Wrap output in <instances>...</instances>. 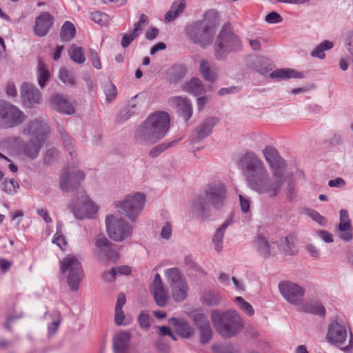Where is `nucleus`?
Instances as JSON below:
<instances>
[{"label": "nucleus", "instance_id": "1", "mask_svg": "<svg viewBox=\"0 0 353 353\" xmlns=\"http://www.w3.org/2000/svg\"><path fill=\"white\" fill-rule=\"evenodd\" d=\"M237 165L250 190L270 199L279 196L284 185V174L277 171L270 175L263 161L254 152L242 154Z\"/></svg>", "mask_w": 353, "mask_h": 353}, {"label": "nucleus", "instance_id": "2", "mask_svg": "<svg viewBox=\"0 0 353 353\" xmlns=\"http://www.w3.org/2000/svg\"><path fill=\"white\" fill-rule=\"evenodd\" d=\"M170 125V115L166 112L158 111L149 115L137 128L135 139L143 145H152L162 139Z\"/></svg>", "mask_w": 353, "mask_h": 353}, {"label": "nucleus", "instance_id": "3", "mask_svg": "<svg viewBox=\"0 0 353 353\" xmlns=\"http://www.w3.org/2000/svg\"><path fill=\"white\" fill-rule=\"evenodd\" d=\"M226 190L221 183H210L205 189L204 195H199L192 203V208L203 219L210 216V208L221 209L224 204Z\"/></svg>", "mask_w": 353, "mask_h": 353}, {"label": "nucleus", "instance_id": "4", "mask_svg": "<svg viewBox=\"0 0 353 353\" xmlns=\"http://www.w3.org/2000/svg\"><path fill=\"white\" fill-rule=\"evenodd\" d=\"M50 132V128L44 121L36 119L30 121L23 129V134L32 138L23 145V154L30 159L37 158Z\"/></svg>", "mask_w": 353, "mask_h": 353}, {"label": "nucleus", "instance_id": "5", "mask_svg": "<svg viewBox=\"0 0 353 353\" xmlns=\"http://www.w3.org/2000/svg\"><path fill=\"white\" fill-rule=\"evenodd\" d=\"M211 320L216 332L223 338H231L239 333L244 323L239 314L234 310L220 312L214 310Z\"/></svg>", "mask_w": 353, "mask_h": 353}, {"label": "nucleus", "instance_id": "6", "mask_svg": "<svg viewBox=\"0 0 353 353\" xmlns=\"http://www.w3.org/2000/svg\"><path fill=\"white\" fill-rule=\"evenodd\" d=\"M241 48L239 38L232 32L229 25L225 24L214 43V56L217 61H224L230 53L238 52Z\"/></svg>", "mask_w": 353, "mask_h": 353}, {"label": "nucleus", "instance_id": "7", "mask_svg": "<svg viewBox=\"0 0 353 353\" xmlns=\"http://www.w3.org/2000/svg\"><path fill=\"white\" fill-rule=\"evenodd\" d=\"M145 195L136 192L127 195L123 200L115 202V208L132 222L136 221L144 208Z\"/></svg>", "mask_w": 353, "mask_h": 353}, {"label": "nucleus", "instance_id": "8", "mask_svg": "<svg viewBox=\"0 0 353 353\" xmlns=\"http://www.w3.org/2000/svg\"><path fill=\"white\" fill-rule=\"evenodd\" d=\"M60 264L61 271L67 273V283L70 290L77 291L83 275L79 260L77 256L69 254L60 261Z\"/></svg>", "mask_w": 353, "mask_h": 353}, {"label": "nucleus", "instance_id": "9", "mask_svg": "<svg viewBox=\"0 0 353 353\" xmlns=\"http://www.w3.org/2000/svg\"><path fill=\"white\" fill-rule=\"evenodd\" d=\"M27 115L16 105L6 101H0V128L9 129L23 124Z\"/></svg>", "mask_w": 353, "mask_h": 353}, {"label": "nucleus", "instance_id": "10", "mask_svg": "<svg viewBox=\"0 0 353 353\" xmlns=\"http://www.w3.org/2000/svg\"><path fill=\"white\" fill-rule=\"evenodd\" d=\"M165 276L170 288L172 299L177 303L183 301L189 289L184 276L176 268L165 270Z\"/></svg>", "mask_w": 353, "mask_h": 353}, {"label": "nucleus", "instance_id": "11", "mask_svg": "<svg viewBox=\"0 0 353 353\" xmlns=\"http://www.w3.org/2000/svg\"><path fill=\"white\" fill-rule=\"evenodd\" d=\"M105 226L108 236L115 241H122L132 233V227L121 218L109 214L105 217Z\"/></svg>", "mask_w": 353, "mask_h": 353}, {"label": "nucleus", "instance_id": "12", "mask_svg": "<svg viewBox=\"0 0 353 353\" xmlns=\"http://www.w3.org/2000/svg\"><path fill=\"white\" fill-rule=\"evenodd\" d=\"M185 34L194 44L205 48L212 43L214 34L203 23L196 21L185 27Z\"/></svg>", "mask_w": 353, "mask_h": 353}, {"label": "nucleus", "instance_id": "13", "mask_svg": "<svg viewBox=\"0 0 353 353\" xmlns=\"http://www.w3.org/2000/svg\"><path fill=\"white\" fill-rule=\"evenodd\" d=\"M279 292L283 299L294 305L303 303L305 290L301 285L289 281H283L278 285Z\"/></svg>", "mask_w": 353, "mask_h": 353}, {"label": "nucleus", "instance_id": "14", "mask_svg": "<svg viewBox=\"0 0 353 353\" xmlns=\"http://www.w3.org/2000/svg\"><path fill=\"white\" fill-rule=\"evenodd\" d=\"M85 179V173L82 170H65L59 177L60 188L64 192H70L77 189Z\"/></svg>", "mask_w": 353, "mask_h": 353}, {"label": "nucleus", "instance_id": "15", "mask_svg": "<svg viewBox=\"0 0 353 353\" xmlns=\"http://www.w3.org/2000/svg\"><path fill=\"white\" fill-rule=\"evenodd\" d=\"M70 208L74 216L79 219L89 217L91 212L96 211L94 203L83 192L80 194L78 199L75 202L72 203Z\"/></svg>", "mask_w": 353, "mask_h": 353}, {"label": "nucleus", "instance_id": "16", "mask_svg": "<svg viewBox=\"0 0 353 353\" xmlns=\"http://www.w3.org/2000/svg\"><path fill=\"white\" fill-rule=\"evenodd\" d=\"M168 103L185 122L191 118L193 108L190 100L187 97L176 96L170 97L168 99Z\"/></svg>", "mask_w": 353, "mask_h": 353}, {"label": "nucleus", "instance_id": "17", "mask_svg": "<svg viewBox=\"0 0 353 353\" xmlns=\"http://www.w3.org/2000/svg\"><path fill=\"white\" fill-rule=\"evenodd\" d=\"M150 292L155 303L159 307H164L167 305L169 301L168 290L165 287L160 274L158 273L155 274L150 285Z\"/></svg>", "mask_w": 353, "mask_h": 353}, {"label": "nucleus", "instance_id": "18", "mask_svg": "<svg viewBox=\"0 0 353 353\" xmlns=\"http://www.w3.org/2000/svg\"><path fill=\"white\" fill-rule=\"evenodd\" d=\"M263 154L272 172L284 174L286 169L285 160L275 148L268 145L263 150Z\"/></svg>", "mask_w": 353, "mask_h": 353}, {"label": "nucleus", "instance_id": "19", "mask_svg": "<svg viewBox=\"0 0 353 353\" xmlns=\"http://www.w3.org/2000/svg\"><path fill=\"white\" fill-rule=\"evenodd\" d=\"M347 334V329L344 325L336 321H332L328 325L325 339L329 343L338 345L345 342Z\"/></svg>", "mask_w": 353, "mask_h": 353}, {"label": "nucleus", "instance_id": "20", "mask_svg": "<svg viewBox=\"0 0 353 353\" xmlns=\"http://www.w3.org/2000/svg\"><path fill=\"white\" fill-rule=\"evenodd\" d=\"M195 325L199 330V341L203 344L210 342L212 338L213 331L206 315L196 313L193 316Z\"/></svg>", "mask_w": 353, "mask_h": 353}, {"label": "nucleus", "instance_id": "21", "mask_svg": "<svg viewBox=\"0 0 353 353\" xmlns=\"http://www.w3.org/2000/svg\"><path fill=\"white\" fill-rule=\"evenodd\" d=\"M20 94L23 103L28 108L40 103L41 93L36 86L32 83H23L20 88Z\"/></svg>", "mask_w": 353, "mask_h": 353}, {"label": "nucleus", "instance_id": "22", "mask_svg": "<svg viewBox=\"0 0 353 353\" xmlns=\"http://www.w3.org/2000/svg\"><path fill=\"white\" fill-rule=\"evenodd\" d=\"M336 232L339 237L345 242L351 241L353 238L351 221L346 210H340V223Z\"/></svg>", "mask_w": 353, "mask_h": 353}, {"label": "nucleus", "instance_id": "23", "mask_svg": "<svg viewBox=\"0 0 353 353\" xmlns=\"http://www.w3.org/2000/svg\"><path fill=\"white\" fill-rule=\"evenodd\" d=\"M199 71L203 79L210 83L215 82L218 77V69L211 61L202 59L199 61Z\"/></svg>", "mask_w": 353, "mask_h": 353}, {"label": "nucleus", "instance_id": "24", "mask_svg": "<svg viewBox=\"0 0 353 353\" xmlns=\"http://www.w3.org/2000/svg\"><path fill=\"white\" fill-rule=\"evenodd\" d=\"M52 17L48 12H41L36 19L34 32L39 37L47 34L52 26Z\"/></svg>", "mask_w": 353, "mask_h": 353}, {"label": "nucleus", "instance_id": "25", "mask_svg": "<svg viewBox=\"0 0 353 353\" xmlns=\"http://www.w3.org/2000/svg\"><path fill=\"white\" fill-rule=\"evenodd\" d=\"M168 323L174 327L176 332L182 338L188 339L194 334V328L183 319L172 317L168 319Z\"/></svg>", "mask_w": 353, "mask_h": 353}, {"label": "nucleus", "instance_id": "26", "mask_svg": "<svg viewBox=\"0 0 353 353\" xmlns=\"http://www.w3.org/2000/svg\"><path fill=\"white\" fill-rule=\"evenodd\" d=\"M51 101L52 108L60 113L70 115L75 112L73 105L61 94H53Z\"/></svg>", "mask_w": 353, "mask_h": 353}, {"label": "nucleus", "instance_id": "27", "mask_svg": "<svg viewBox=\"0 0 353 353\" xmlns=\"http://www.w3.org/2000/svg\"><path fill=\"white\" fill-rule=\"evenodd\" d=\"M253 245L257 253L263 258H268L275 254L274 248L262 234L256 236L253 241Z\"/></svg>", "mask_w": 353, "mask_h": 353}, {"label": "nucleus", "instance_id": "28", "mask_svg": "<svg viewBox=\"0 0 353 353\" xmlns=\"http://www.w3.org/2000/svg\"><path fill=\"white\" fill-rule=\"evenodd\" d=\"M219 119L216 117H208L194 131L195 138L201 140L211 134L214 127L217 124Z\"/></svg>", "mask_w": 353, "mask_h": 353}, {"label": "nucleus", "instance_id": "29", "mask_svg": "<svg viewBox=\"0 0 353 353\" xmlns=\"http://www.w3.org/2000/svg\"><path fill=\"white\" fill-rule=\"evenodd\" d=\"M131 339V334L127 331L117 333L113 339V350L115 353L124 351L128 347L129 341Z\"/></svg>", "mask_w": 353, "mask_h": 353}, {"label": "nucleus", "instance_id": "30", "mask_svg": "<svg viewBox=\"0 0 353 353\" xmlns=\"http://www.w3.org/2000/svg\"><path fill=\"white\" fill-rule=\"evenodd\" d=\"M232 223L231 217L228 218L224 223L216 230L213 238L212 242L214 244V249L217 252H220L223 248V239L224 236L225 231L227 228Z\"/></svg>", "mask_w": 353, "mask_h": 353}, {"label": "nucleus", "instance_id": "31", "mask_svg": "<svg viewBox=\"0 0 353 353\" xmlns=\"http://www.w3.org/2000/svg\"><path fill=\"white\" fill-rule=\"evenodd\" d=\"M270 77L272 79H277L279 80L288 79L290 78L302 79L304 75L295 70L285 68V69H277L273 71Z\"/></svg>", "mask_w": 353, "mask_h": 353}, {"label": "nucleus", "instance_id": "32", "mask_svg": "<svg viewBox=\"0 0 353 353\" xmlns=\"http://www.w3.org/2000/svg\"><path fill=\"white\" fill-rule=\"evenodd\" d=\"M183 89L185 92L194 96L200 95L206 92L204 84L199 78H192L188 81Z\"/></svg>", "mask_w": 353, "mask_h": 353}, {"label": "nucleus", "instance_id": "33", "mask_svg": "<svg viewBox=\"0 0 353 353\" xmlns=\"http://www.w3.org/2000/svg\"><path fill=\"white\" fill-rule=\"evenodd\" d=\"M186 73L187 68L184 65L179 64L174 65L168 70V81L172 83L176 84L184 78Z\"/></svg>", "mask_w": 353, "mask_h": 353}, {"label": "nucleus", "instance_id": "34", "mask_svg": "<svg viewBox=\"0 0 353 353\" xmlns=\"http://www.w3.org/2000/svg\"><path fill=\"white\" fill-rule=\"evenodd\" d=\"M199 23H203L208 29H210L215 34L216 26L219 23L218 12L215 10H210L204 14L203 20L198 21Z\"/></svg>", "mask_w": 353, "mask_h": 353}, {"label": "nucleus", "instance_id": "35", "mask_svg": "<svg viewBox=\"0 0 353 353\" xmlns=\"http://www.w3.org/2000/svg\"><path fill=\"white\" fill-rule=\"evenodd\" d=\"M185 8L184 0L174 2L170 9L165 14V19L168 22L173 21L183 12Z\"/></svg>", "mask_w": 353, "mask_h": 353}, {"label": "nucleus", "instance_id": "36", "mask_svg": "<svg viewBox=\"0 0 353 353\" xmlns=\"http://www.w3.org/2000/svg\"><path fill=\"white\" fill-rule=\"evenodd\" d=\"M334 47V43L329 40H324L310 52L312 57L323 59L325 57V51L331 50Z\"/></svg>", "mask_w": 353, "mask_h": 353}, {"label": "nucleus", "instance_id": "37", "mask_svg": "<svg viewBox=\"0 0 353 353\" xmlns=\"http://www.w3.org/2000/svg\"><path fill=\"white\" fill-rule=\"evenodd\" d=\"M37 73L38 83L41 88H43L46 83L50 79V74L46 65L41 61L38 63Z\"/></svg>", "mask_w": 353, "mask_h": 353}, {"label": "nucleus", "instance_id": "38", "mask_svg": "<svg viewBox=\"0 0 353 353\" xmlns=\"http://www.w3.org/2000/svg\"><path fill=\"white\" fill-rule=\"evenodd\" d=\"M68 54L70 59L75 63L82 64L85 61V57L84 55L82 48L72 44L69 50Z\"/></svg>", "mask_w": 353, "mask_h": 353}, {"label": "nucleus", "instance_id": "39", "mask_svg": "<svg viewBox=\"0 0 353 353\" xmlns=\"http://www.w3.org/2000/svg\"><path fill=\"white\" fill-rule=\"evenodd\" d=\"M74 26L70 21H65L61 28L60 37L62 41H68L75 35Z\"/></svg>", "mask_w": 353, "mask_h": 353}, {"label": "nucleus", "instance_id": "40", "mask_svg": "<svg viewBox=\"0 0 353 353\" xmlns=\"http://www.w3.org/2000/svg\"><path fill=\"white\" fill-rule=\"evenodd\" d=\"M281 249L286 255H293L297 252L295 246V238L292 235H288L281 245Z\"/></svg>", "mask_w": 353, "mask_h": 353}, {"label": "nucleus", "instance_id": "41", "mask_svg": "<svg viewBox=\"0 0 353 353\" xmlns=\"http://www.w3.org/2000/svg\"><path fill=\"white\" fill-rule=\"evenodd\" d=\"M59 79L66 85L74 87L76 85V79L72 71L65 68H61L59 72Z\"/></svg>", "mask_w": 353, "mask_h": 353}, {"label": "nucleus", "instance_id": "42", "mask_svg": "<svg viewBox=\"0 0 353 353\" xmlns=\"http://www.w3.org/2000/svg\"><path fill=\"white\" fill-rule=\"evenodd\" d=\"M201 301L208 306H216L220 303L221 297L216 293L205 292L201 296Z\"/></svg>", "mask_w": 353, "mask_h": 353}, {"label": "nucleus", "instance_id": "43", "mask_svg": "<svg viewBox=\"0 0 353 353\" xmlns=\"http://www.w3.org/2000/svg\"><path fill=\"white\" fill-rule=\"evenodd\" d=\"M103 92L105 95V101L111 103L117 96V88L112 82H108L104 85Z\"/></svg>", "mask_w": 353, "mask_h": 353}, {"label": "nucleus", "instance_id": "44", "mask_svg": "<svg viewBox=\"0 0 353 353\" xmlns=\"http://www.w3.org/2000/svg\"><path fill=\"white\" fill-rule=\"evenodd\" d=\"M51 316L52 322L48 326L49 336H52L56 333L61 321V314L59 312L54 311L52 312Z\"/></svg>", "mask_w": 353, "mask_h": 353}, {"label": "nucleus", "instance_id": "45", "mask_svg": "<svg viewBox=\"0 0 353 353\" xmlns=\"http://www.w3.org/2000/svg\"><path fill=\"white\" fill-rule=\"evenodd\" d=\"M179 139H175L172 141L168 142V143H161L155 147H154L150 152L149 155L152 158H155L158 155H159L161 153H162L163 151L167 150L168 148L172 147L174 144L178 143Z\"/></svg>", "mask_w": 353, "mask_h": 353}, {"label": "nucleus", "instance_id": "46", "mask_svg": "<svg viewBox=\"0 0 353 353\" xmlns=\"http://www.w3.org/2000/svg\"><path fill=\"white\" fill-rule=\"evenodd\" d=\"M94 244L99 249V253H104L112 243L103 234H99L95 238Z\"/></svg>", "mask_w": 353, "mask_h": 353}, {"label": "nucleus", "instance_id": "47", "mask_svg": "<svg viewBox=\"0 0 353 353\" xmlns=\"http://www.w3.org/2000/svg\"><path fill=\"white\" fill-rule=\"evenodd\" d=\"M303 311L316 314L321 316H323L325 314V310L324 307L321 304H311L308 305H304L302 307Z\"/></svg>", "mask_w": 353, "mask_h": 353}, {"label": "nucleus", "instance_id": "48", "mask_svg": "<svg viewBox=\"0 0 353 353\" xmlns=\"http://www.w3.org/2000/svg\"><path fill=\"white\" fill-rule=\"evenodd\" d=\"M90 18L93 21L101 26L107 25L110 21L109 16L107 14L99 11L91 12Z\"/></svg>", "mask_w": 353, "mask_h": 353}, {"label": "nucleus", "instance_id": "49", "mask_svg": "<svg viewBox=\"0 0 353 353\" xmlns=\"http://www.w3.org/2000/svg\"><path fill=\"white\" fill-rule=\"evenodd\" d=\"M100 257L105 260L116 261L119 259V254L115 248V245L111 244L106 252L99 253Z\"/></svg>", "mask_w": 353, "mask_h": 353}, {"label": "nucleus", "instance_id": "50", "mask_svg": "<svg viewBox=\"0 0 353 353\" xmlns=\"http://www.w3.org/2000/svg\"><path fill=\"white\" fill-rule=\"evenodd\" d=\"M236 302L238 303L239 308L245 312L248 315L252 316L254 314V310L252 306L241 296L235 298Z\"/></svg>", "mask_w": 353, "mask_h": 353}, {"label": "nucleus", "instance_id": "51", "mask_svg": "<svg viewBox=\"0 0 353 353\" xmlns=\"http://www.w3.org/2000/svg\"><path fill=\"white\" fill-rule=\"evenodd\" d=\"M19 188L18 183L14 179H5L3 183V190L9 194H14Z\"/></svg>", "mask_w": 353, "mask_h": 353}, {"label": "nucleus", "instance_id": "52", "mask_svg": "<svg viewBox=\"0 0 353 353\" xmlns=\"http://www.w3.org/2000/svg\"><path fill=\"white\" fill-rule=\"evenodd\" d=\"M59 157V151L54 148H51L46 150L43 157V163L46 165L52 164Z\"/></svg>", "mask_w": 353, "mask_h": 353}, {"label": "nucleus", "instance_id": "53", "mask_svg": "<svg viewBox=\"0 0 353 353\" xmlns=\"http://www.w3.org/2000/svg\"><path fill=\"white\" fill-rule=\"evenodd\" d=\"M52 242L57 244L61 250L67 244L65 236L62 234L61 225L57 226L56 234L54 235Z\"/></svg>", "mask_w": 353, "mask_h": 353}, {"label": "nucleus", "instance_id": "54", "mask_svg": "<svg viewBox=\"0 0 353 353\" xmlns=\"http://www.w3.org/2000/svg\"><path fill=\"white\" fill-rule=\"evenodd\" d=\"M148 17L144 14H141L140 15L139 21L137 23H136L134 26V29L132 30V32L134 33L138 37L139 34V32H140L141 30H143V26L144 24L148 23Z\"/></svg>", "mask_w": 353, "mask_h": 353}, {"label": "nucleus", "instance_id": "55", "mask_svg": "<svg viewBox=\"0 0 353 353\" xmlns=\"http://www.w3.org/2000/svg\"><path fill=\"white\" fill-rule=\"evenodd\" d=\"M307 214L315 221L319 223L321 225L325 226L326 225V219L321 216L318 212L314 210H310Z\"/></svg>", "mask_w": 353, "mask_h": 353}, {"label": "nucleus", "instance_id": "56", "mask_svg": "<svg viewBox=\"0 0 353 353\" xmlns=\"http://www.w3.org/2000/svg\"><path fill=\"white\" fill-rule=\"evenodd\" d=\"M265 19L269 23H278L282 21L283 18L279 13L272 11L265 16Z\"/></svg>", "mask_w": 353, "mask_h": 353}, {"label": "nucleus", "instance_id": "57", "mask_svg": "<svg viewBox=\"0 0 353 353\" xmlns=\"http://www.w3.org/2000/svg\"><path fill=\"white\" fill-rule=\"evenodd\" d=\"M172 233V227L170 223L166 222L161 228V238L168 240Z\"/></svg>", "mask_w": 353, "mask_h": 353}, {"label": "nucleus", "instance_id": "58", "mask_svg": "<svg viewBox=\"0 0 353 353\" xmlns=\"http://www.w3.org/2000/svg\"><path fill=\"white\" fill-rule=\"evenodd\" d=\"M88 55L93 66L97 69H100L101 68V65L97 51L93 49H90L89 50Z\"/></svg>", "mask_w": 353, "mask_h": 353}, {"label": "nucleus", "instance_id": "59", "mask_svg": "<svg viewBox=\"0 0 353 353\" xmlns=\"http://www.w3.org/2000/svg\"><path fill=\"white\" fill-rule=\"evenodd\" d=\"M138 321L140 326L143 329H148L150 325V317L148 314L141 313Z\"/></svg>", "mask_w": 353, "mask_h": 353}, {"label": "nucleus", "instance_id": "60", "mask_svg": "<svg viewBox=\"0 0 353 353\" xmlns=\"http://www.w3.org/2000/svg\"><path fill=\"white\" fill-rule=\"evenodd\" d=\"M137 37V36L132 32L130 34H123L121 42L122 47L125 48L128 47Z\"/></svg>", "mask_w": 353, "mask_h": 353}, {"label": "nucleus", "instance_id": "61", "mask_svg": "<svg viewBox=\"0 0 353 353\" xmlns=\"http://www.w3.org/2000/svg\"><path fill=\"white\" fill-rule=\"evenodd\" d=\"M285 195L290 201H292L295 197L294 184L292 182H288L285 187Z\"/></svg>", "mask_w": 353, "mask_h": 353}, {"label": "nucleus", "instance_id": "62", "mask_svg": "<svg viewBox=\"0 0 353 353\" xmlns=\"http://www.w3.org/2000/svg\"><path fill=\"white\" fill-rule=\"evenodd\" d=\"M241 210L242 212L247 213L250 210V201L248 199L243 196L241 194L239 195Z\"/></svg>", "mask_w": 353, "mask_h": 353}, {"label": "nucleus", "instance_id": "63", "mask_svg": "<svg viewBox=\"0 0 353 353\" xmlns=\"http://www.w3.org/2000/svg\"><path fill=\"white\" fill-rule=\"evenodd\" d=\"M125 319V314L122 310H115L114 314V322L117 325H125L126 323H123V320Z\"/></svg>", "mask_w": 353, "mask_h": 353}, {"label": "nucleus", "instance_id": "64", "mask_svg": "<svg viewBox=\"0 0 353 353\" xmlns=\"http://www.w3.org/2000/svg\"><path fill=\"white\" fill-rule=\"evenodd\" d=\"M117 275L114 268H112L110 270L103 272V278L107 282H112L116 279Z\"/></svg>", "mask_w": 353, "mask_h": 353}]
</instances>
